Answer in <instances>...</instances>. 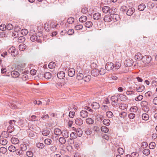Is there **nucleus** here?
I'll use <instances>...</instances> for the list:
<instances>
[{"label": "nucleus", "mask_w": 157, "mask_h": 157, "mask_svg": "<svg viewBox=\"0 0 157 157\" xmlns=\"http://www.w3.org/2000/svg\"><path fill=\"white\" fill-rule=\"evenodd\" d=\"M32 31H31L29 32V35L31 36L30 37L31 40L32 41H37V42L40 43L42 42L41 36L42 35L41 33L40 35H39L38 34L40 33H33Z\"/></svg>", "instance_id": "1"}, {"label": "nucleus", "mask_w": 157, "mask_h": 157, "mask_svg": "<svg viewBox=\"0 0 157 157\" xmlns=\"http://www.w3.org/2000/svg\"><path fill=\"white\" fill-rule=\"evenodd\" d=\"M16 121L14 120H10L9 121L10 125L7 128V131L8 132L11 133L14 130V125L15 124Z\"/></svg>", "instance_id": "2"}, {"label": "nucleus", "mask_w": 157, "mask_h": 157, "mask_svg": "<svg viewBox=\"0 0 157 157\" xmlns=\"http://www.w3.org/2000/svg\"><path fill=\"white\" fill-rule=\"evenodd\" d=\"M152 58L149 56L145 55L143 56L142 59V62L145 64L149 63L151 61Z\"/></svg>", "instance_id": "3"}, {"label": "nucleus", "mask_w": 157, "mask_h": 157, "mask_svg": "<svg viewBox=\"0 0 157 157\" xmlns=\"http://www.w3.org/2000/svg\"><path fill=\"white\" fill-rule=\"evenodd\" d=\"M8 51L13 56H15L18 54L15 48L13 46L9 48Z\"/></svg>", "instance_id": "4"}, {"label": "nucleus", "mask_w": 157, "mask_h": 157, "mask_svg": "<svg viewBox=\"0 0 157 157\" xmlns=\"http://www.w3.org/2000/svg\"><path fill=\"white\" fill-rule=\"evenodd\" d=\"M114 66L113 63L111 62H108L105 65V68L107 71H110L113 69Z\"/></svg>", "instance_id": "5"}, {"label": "nucleus", "mask_w": 157, "mask_h": 157, "mask_svg": "<svg viewBox=\"0 0 157 157\" xmlns=\"http://www.w3.org/2000/svg\"><path fill=\"white\" fill-rule=\"evenodd\" d=\"M113 19L114 20V16L113 17L109 15H106L104 18V20L105 22H110Z\"/></svg>", "instance_id": "6"}, {"label": "nucleus", "mask_w": 157, "mask_h": 157, "mask_svg": "<svg viewBox=\"0 0 157 157\" xmlns=\"http://www.w3.org/2000/svg\"><path fill=\"white\" fill-rule=\"evenodd\" d=\"M133 63V61L132 59H129L125 61L124 64L125 66L129 67L132 66Z\"/></svg>", "instance_id": "7"}, {"label": "nucleus", "mask_w": 157, "mask_h": 157, "mask_svg": "<svg viewBox=\"0 0 157 157\" xmlns=\"http://www.w3.org/2000/svg\"><path fill=\"white\" fill-rule=\"evenodd\" d=\"M88 113L86 110H82L80 113V116L82 118H85L87 117Z\"/></svg>", "instance_id": "8"}, {"label": "nucleus", "mask_w": 157, "mask_h": 157, "mask_svg": "<svg viewBox=\"0 0 157 157\" xmlns=\"http://www.w3.org/2000/svg\"><path fill=\"white\" fill-rule=\"evenodd\" d=\"M91 75L94 77L97 76L99 74V70L95 68L93 69L91 71Z\"/></svg>", "instance_id": "9"}, {"label": "nucleus", "mask_w": 157, "mask_h": 157, "mask_svg": "<svg viewBox=\"0 0 157 157\" xmlns=\"http://www.w3.org/2000/svg\"><path fill=\"white\" fill-rule=\"evenodd\" d=\"M140 105L141 106L143 107V108H144V109L146 108L145 111H148L149 110V109L147 108L148 103L147 101H141Z\"/></svg>", "instance_id": "10"}, {"label": "nucleus", "mask_w": 157, "mask_h": 157, "mask_svg": "<svg viewBox=\"0 0 157 157\" xmlns=\"http://www.w3.org/2000/svg\"><path fill=\"white\" fill-rule=\"evenodd\" d=\"M135 10L134 8H130L127 11L126 14L128 16H131L135 12Z\"/></svg>", "instance_id": "11"}, {"label": "nucleus", "mask_w": 157, "mask_h": 157, "mask_svg": "<svg viewBox=\"0 0 157 157\" xmlns=\"http://www.w3.org/2000/svg\"><path fill=\"white\" fill-rule=\"evenodd\" d=\"M135 59L136 60L139 61L140 60H142V59L143 58L141 54L140 53L138 52L136 54L135 56Z\"/></svg>", "instance_id": "12"}, {"label": "nucleus", "mask_w": 157, "mask_h": 157, "mask_svg": "<svg viewBox=\"0 0 157 157\" xmlns=\"http://www.w3.org/2000/svg\"><path fill=\"white\" fill-rule=\"evenodd\" d=\"M75 71L73 68H70L68 70V75L69 76L71 77L73 76L75 74Z\"/></svg>", "instance_id": "13"}, {"label": "nucleus", "mask_w": 157, "mask_h": 157, "mask_svg": "<svg viewBox=\"0 0 157 157\" xmlns=\"http://www.w3.org/2000/svg\"><path fill=\"white\" fill-rule=\"evenodd\" d=\"M102 11L105 13H107L109 12V13H112L111 10L109 9V7L108 6H105L102 8Z\"/></svg>", "instance_id": "14"}, {"label": "nucleus", "mask_w": 157, "mask_h": 157, "mask_svg": "<svg viewBox=\"0 0 157 157\" xmlns=\"http://www.w3.org/2000/svg\"><path fill=\"white\" fill-rule=\"evenodd\" d=\"M57 76L60 79H62L65 77V74L64 72L63 71H60L58 72L57 74Z\"/></svg>", "instance_id": "15"}, {"label": "nucleus", "mask_w": 157, "mask_h": 157, "mask_svg": "<svg viewBox=\"0 0 157 157\" xmlns=\"http://www.w3.org/2000/svg\"><path fill=\"white\" fill-rule=\"evenodd\" d=\"M11 75L13 78H16L18 77L20 74L17 71H13L11 72Z\"/></svg>", "instance_id": "16"}, {"label": "nucleus", "mask_w": 157, "mask_h": 157, "mask_svg": "<svg viewBox=\"0 0 157 157\" xmlns=\"http://www.w3.org/2000/svg\"><path fill=\"white\" fill-rule=\"evenodd\" d=\"M40 77H44L45 78L48 79L51 78V75L50 72H46L44 74L41 75Z\"/></svg>", "instance_id": "17"}, {"label": "nucleus", "mask_w": 157, "mask_h": 157, "mask_svg": "<svg viewBox=\"0 0 157 157\" xmlns=\"http://www.w3.org/2000/svg\"><path fill=\"white\" fill-rule=\"evenodd\" d=\"M73 130L75 131L77 133V135L79 136H81L82 135V131L80 128H76L73 127Z\"/></svg>", "instance_id": "18"}, {"label": "nucleus", "mask_w": 157, "mask_h": 157, "mask_svg": "<svg viewBox=\"0 0 157 157\" xmlns=\"http://www.w3.org/2000/svg\"><path fill=\"white\" fill-rule=\"evenodd\" d=\"M75 124L78 125H81L83 123V121L80 118H77L75 120Z\"/></svg>", "instance_id": "19"}, {"label": "nucleus", "mask_w": 157, "mask_h": 157, "mask_svg": "<svg viewBox=\"0 0 157 157\" xmlns=\"http://www.w3.org/2000/svg\"><path fill=\"white\" fill-rule=\"evenodd\" d=\"M91 106L93 109H98L100 108L99 104L97 102H93L91 104Z\"/></svg>", "instance_id": "20"}, {"label": "nucleus", "mask_w": 157, "mask_h": 157, "mask_svg": "<svg viewBox=\"0 0 157 157\" xmlns=\"http://www.w3.org/2000/svg\"><path fill=\"white\" fill-rule=\"evenodd\" d=\"M84 77V76L83 73L79 71L77 74V79L79 80H83Z\"/></svg>", "instance_id": "21"}, {"label": "nucleus", "mask_w": 157, "mask_h": 157, "mask_svg": "<svg viewBox=\"0 0 157 157\" xmlns=\"http://www.w3.org/2000/svg\"><path fill=\"white\" fill-rule=\"evenodd\" d=\"M101 14L100 13H97L94 14L93 16V18L95 20H98L101 17Z\"/></svg>", "instance_id": "22"}, {"label": "nucleus", "mask_w": 157, "mask_h": 157, "mask_svg": "<svg viewBox=\"0 0 157 157\" xmlns=\"http://www.w3.org/2000/svg\"><path fill=\"white\" fill-rule=\"evenodd\" d=\"M11 141L13 144H17L19 143V140L18 138L15 137H12L11 139Z\"/></svg>", "instance_id": "23"}, {"label": "nucleus", "mask_w": 157, "mask_h": 157, "mask_svg": "<svg viewBox=\"0 0 157 157\" xmlns=\"http://www.w3.org/2000/svg\"><path fill=\"white\" fill-rule=\"evenodd\" d=\"M145 86L143 85H141L139 87H136V89L137 92H140L143 91L145 89Z\"/></svg>", "instance_id": "24"}, {"label": "nucleus", "mask_w": 157, "mask_h": 157, "mask_svg": "<svg viewBox=\"0 0 157 157\" xmlns=\"http://www.w3.org/2000/svg\"><path fill=\"white\" fill-rule=\"evenodd\" d=\"M103 124L106 126H109L110 123V120L108 119H105L102 121Z\"/></svg>", "instance_id": "25"}, {"label": "nucleus", "mask_w": 157, "mask_h": 157, "mask_svg": "<svg viewBox=\"0 0 157 157\" xmlns=\"http://www.w3.org/2000/svg\"><path fill=\"white\" fill-rule=\"evenodd\" d=\"M117 106H119V108L121 109L124 110L127 107V105L126 104H118V105L116 104V105Z\"/></svg>", "instance_id": "26"}, {"label": "nucleus", "mask_w": 157, "mask_h": 157, "mask_svg": "<svg viewBox=\"0 0 157 157\" xmlns=\"http://www.w3.org/2000/svg\"><path fill=\"white\" fill-rule=\"evenodd\" d=\"M101 131L104 133H107L109 131V128L106 127L105 126H102L101 128Z\"/></svg>", "instance_id": "27"}, {"label": "nucleus", "mask_w": 157, "mask_h": 157, "mask_svg": "<svg viewBox=\"0 0 157 157\" xmlns=\"http://www.w3.org/2000/svg\"><path fill=\"white\" fill-rule=\"evenodd\" d=\"M26 48V46L25 44H21L19 46V49L21 51H24Z\"/></svg>", "instance_id": "28"}, {"label": "nucleus", "mask_w": 157, "mask_h": 157, "mask_svg": "<svg viewBox=\"0 0 157 157\" xmlns=\"http://www.w3.org/2000/svg\"><path fill=\"white\" fill-rule=\"evenodd\" d=\"M54 134L57 136H60L62 133L61 130L59 128H56L54 131Z\"/></svg>", "instance_id": "29"}, {"label": "nucleus", "mask_w": 157, "mask_h": 157, "mask_svg": "<svg viewBox=\"0 0 157 157\" xmlns=\"http://www.w3.org/2000/svg\"><path fill=\"white\" fill-rule=\"evenodd\" d=\"M87 19L86 16H82L79 18V21L80 22L83 23L85 22L86 21Z\"/></svg>", "instance_id": "30"}, {"label": "nucleus", "mask_w": 157, "mask_h": 157, "mask_svg": "<svg viewBox=\"0 0 157 157\" xmlns=\"http://www.w3.org/2000/svg\"><path fill=\"white\" fill-rule=\"evenodd\" d=\"M146 8V6L144 4H141L140 5L138 6V9L140 11L144 10Z\"/></svg>", "instance_id": "31"}, {"label": "nucleus", "mask_w": 157, "mask_h": 157, "mask_svg": "<svg viewBox=\"0 0 157 157\" xmlns=\"http://www.w3.org/2000/svg\"><path fill=\"white\" fill-rule=\"evenodd\" d=\"M106 116L108 118H111L113 116V113L110 111H108L106 113Z\"/></svg>", "instance_id": "32"}, {"label": "nucleus", "mask_w": 157, "mask_h": 157, "mask_svg": "<svg viewBox=\"0 0 157 157\" xmlns=\"http://www.w3.org/2000/svg\"><path fill=\"white\" fill-rule=\"evenodd\" d=\"M91 78V77L90 75H86L84 76L83 79L85 82H89Z\"/></svg>", "instance_id": "33"}, {"label": "nucleus", "mask_w": 157, "mask_h": 157, "mask_svg": "<svg viewBox=\"0 0 157 157\" xmlns=\"http://www.w3.org/2000/svg\"><path fill=\"white\" fill-rule=\"evenodd\" d=\"M50 131L47 129L43 130L42 131V134L44 136H47L50 134Z\"/></svg>", "instance_id": "34"}, {"label": "nucleus", "mask_w": 157, "mask_h": 157, "mask_svg": "<svg viewBox=\"0 0 157 157\" xmlns=\"http://www.w3.org/2000/svg\"><path fill=\"white\" fill-rule=\"evenodd\" d=\"M86 122L88 124H92L94 123V120L90 118H88L86 119Z\"/></svg>", "instance_id": "35"}, {"label": "nucleus", "mask_w": 157, "mask_h": 157, "mask_svg": "<svg viewBox=\"0 0 157 157\" xmlns=\"http://www.w3.org/2000/svg\"><path fill=\"white\" fill-rule=\"evenodd\" d=\"M142 117L143 120L147 121L149 119V116L147 113H144L142 115Z\"/></svg>", "instance_id": "36"}, {"label": "nucleus", "mask_w": 157, "mask_h": 157, "mask_svg": "<svg viewBox=\"0 0 157 157\" xmlns=\"http://www.w3.org/2000/svg\"><path fill=\"white\" fill-rule=\"evenodd\" d=\"M36 146L38 148L42 149L44 147V145L40 143H37L36 144Z\"/></svg>", "instance_id": "37"}, {"label": "nucleus", "mask_w": 157, "mask_h": 157, "mask_svg": "<svg viewBox=\"0 0 157 157\" xmlns=\"http://www.w3.org/2000/svg\"><path fill=\"white\" fill-rule=\"evenodd\" d=\"M44 143L48 145H50L52 143V140L51 139L47 138L45 140Z\"/></svg>", "instance_id": "38"}, {"label": "nucleus", "mask_w": 157, "mask_h": 157, "mask_svg": "<svg viewBox=\"0 0 157 157\" xmlns=\"http://www.w3.org/2000/svg\"><path fill=\"white\" fill-rule=\"evenodd\" d=\"M8 150L10 152H14L16 151V149L15 146L11 145L9 147Z\"/></svg>", "instance_id": "39"}, {"label": "nucleus", "mask_w": 157, "mask_h": 157, "mask_svg": "<svg viewBox=\"0 0 157 157\" xmlns=\"http://www.w3.org/2000/svg\"><path fill=\"white\" fill-rule=\"evenodd\" d=\"M92 25V23L90 21H87L85 23V26L86 28L91 27Z\"/></svg>", "instance_id": "40"}, {"label": "nucleus", "mask_w": 157, "mask_h": 157, "mask_svg": "<svg viewBox=\"0 0 157 157\" xmlns=\"http://www.w3.org/2000/svg\"><path fill=\"white\" fill-rule=\"evenodd\" d=\"M20 147L21 150L23 152L27 149V146L25 144H22L20 145Z\"/></svg>", "instance_id": "41"}, {"label": "nucleus", "mask_w": 157, "mask_h": 157, "mask_svg": "<svg viewBox=\"0 0 157 157\" xmlns=\"http://www.w3.org/2000/svg\"><path fill=\"white\" fill-rule=\"evenodd\" d=\"M56 66V64L54 62H50L48 65L49 68L50 69L54 68Z\"/></svg>", "instance_id": "42"}, {"label": "nucleus", "mask_w": 157, "mask_h": 157, "mask_svg": "<svg viewBox=\"0 0 157 157\" xmlns=\"http://www.w3.org/2000/svg\"><path fill=\"white\" fill-rule=\"evenodd\" d=\"M143 153L146 155H148L150 154V150L148 149H145L143 151Z\"/></svg>", "instance_id": "43"}, {"label": "nucleus", "mask_w": 157, "mask_h": 157, "mask_svg": "<svg viewBox=\"0 0 157 157\" xmlns=\"http://www.w3.org/2000/svg\"><path fill=\"white\" fill-rule=\"evenodd\" d=\"M29 33L28 30L26 29H22L21 30V33L23 35H26Z\"/></svg>", "instance_id": "44"}, {"label": "nucleus", "mask_w": 157, "mask_h": 157, "mask_svg": "<svg viewBox=\"0 0 157 157\" xmlns=\"http://www.w3.org/2000/svg\"><path fill=\"white\" fill-rule=\"evenodd\" d=\"M121 63L120 62L117 61L116 63L115 66H114V67H115V68L117 69H119L121 67Z\"/></svg>", "instance_id": "45"}, {"label": "nucleus", "mask_w": 157, "mask_h": 157, "mask_svg": "<svg viewBox=\"0 0 157 157\" xmlns=\"http://www.w3.org/2000/svg\"><path fill=\"white\" fill-rule=\"evenodd\" d=\"M13 27L12 24H9L6 25V29L8 30H11L13 29Z\"/></svg>", "instance_id": "46"}, {"label": "nucleus", "mask_w": 157, "mask_h": 157, "mask_svg": "<svg viewBox=\"0 0 157 157\" xmlns=\"http://www.w3.org/2000/svg\"><path fill=\"white\" fill-rule=\"evenodd\" d=\"M59 142L62 144H63L65 143L66 140L63 137H60L59 140Z\"/></svg>", "instance_id": "47"}, {"label": "nucleus", "mask_w": 157, "mask_h": 157, "mask_svg": "<svg viewBox=\"0 0 157 157\" xmlns=\"http://www.w3.org/2000/svg\"><path fill=\"white\" fill-rule=\"evenodd\" d=\"M111 100L113 102H117L118 101V98L117 96H113L111 97Z\"/></svg>", "instance_id": "48"}, {"label": "nucleus", "mask_w": 157, "mask_h": 157, "mask_svg": "<svg viewBox=\"0 0 157 157\" xmlns=\"http://www.w3.org/2000/svg\"><path fill=\"white\" fill-rule=\"evenodd\" d=\"M74 21V18L73 17H70L67 20V22L69 24H72L73 23Z\"/></svg>", "instance_id": "49"}, {"label": "nucleus", "mask_w": 157, "mask_h": 157, "mask_svg": "<svg viewBox=\"0 0 157 157\" xmlns=\"http://www.w3.org/2000/svg\"><path fill=\"white\" fill-rule=\"evenodd\" d=\"M15 151H16V154L20 156H22V155L24 154V152L19 149L16 150Z\"/></svg>", "instance_id": "50"}, {"label": "nucleus", "mask_w": 157, "mask_h": 157, "mask_svg": "<svg viewBox=\"0 0 157 157\" xmlns=\"http://www.w3.org/2000/svg\"><path fill=\"white\" fill-rule=\"evenodd\" d=\"M155 146V144L154 142H151L149 145V147L150 149H154Z\"/></svg>", "instance_id": "51"}, {"label": "nucleus", "mask_w": 157, "mask_h": 157, "mask_svg": "<svg viewBox=\"0 0 157 157\" xmlns=\"http://www.w3.org/2000/svg\"><path fill=\"white\" fill-rule=\"evenodd\" d=\"M25 40V38L23 36H20L18 39V41L20 43L24 42Z\"/></svg>", "instance_id": "52"}, {"label": "nucleus", "mask_w": 157, "mask_h": 157, "mask_svg": "<svg viewBox=\"0 0 157 157\" xmlns=\"http://www.w3.org/2000/svg\"><path fill=\"white\" fill-rule=\"evenodd\" d=\"M8 133V132L3 131L2 132V135L5 138H7L9 137L10 135Z\"/></svg>", "instance_id": "53"}, {"label": "nucleus", "mask_w": 157, "mask_h": 157, "mask_svg": "<svg viewBox=\"0 0 157 157\" xmlns=\"http://www.w3.org/2000/svg\"><path fill=\"white\" fill-rule=\"evenodd\" d=\"M36 135V133L34 132H30L29 133V136L30 137L33 138H35V136Z\"/></svg>", "instance_id": "54"}, {"label": "nucleus", "mask_w": 157, "mask_h": 157, "mask_svg": "<svg viewBox=\"0 0 157 157\" xmlns=\"http://www.w3.org/2000/svg\"><path fill=\"white\" fill-rule=\"evenodd\" d=\"M119 115L120 117L124 118L127 116V113L126 112H123L120 113Z\"/></svg>", "instance_id": "55"}, {"label": "nucleus", "mask_w": 157, "mask_h": 157, "mask_svg": "<svg viewBox=\"0 0 157 157\" xmlns=\"http://www.w3.org/2000/svg\"><path fill=\"white\" fill-rule=\"evenodd\" d=\"M62 136L65 138H67L69 136L68 132L67 131H63L62 132Z\"/></svg>", "instance_id": "56"}, {"label": "nucleus", "mask_w": 157, "mask_h": 157, "mask_svg": "<svg viewBox=\"0 0 157 157\" xmlns=\"http://www.w3.org/2000/svg\"><path fill=\"white\" fill-rule=\"evenodd\" d=\"M7 143V140L4 139H1L0 140V143L3 145H5Z\"/></svg>", "instance_id": "57"}, {"label": "nucleus", "mask_w": 157, "mask_h": 157, "mask_svg": "<svg viewBox=\"0 0 157 157\" xmlns=\"http://www.w3.org/2000/svg\"><path fill=\"white\" fill-rule=\"evenodd\" d=\"M26 155L29 157H33V154L31 151H28L26 153Z\"/></svg>", "instance_id": "58"}, {"label": "nucleus", "mask_w": 157, "mask_h": 157, "mask_svg": "<svg viewBox=\"0 0 157 157\" xmlns=\"http://www.w3.org/2000/svg\"><path fill=\"white\" fill-rule=\"evenodd\" d=\"M148 146L147 143L146 142H144L142 143L141 146L143 148H144L147 147Z\"/></svg>", "instance_id": "59"}, {"label": "nucleus", "mask_w": 157, "mask_h": 157, "mask_svg": "<svg viewBox=\"0 0 157 157\" xmlns=\"http://www.w3.org/2000/svg\"><path fill=\"white\" fill-rule=\"evenodd\" d=\"M106 70L103 68H101L99 70V74L101 75H104L106 73Z\"/></svg>", "instance_id": "60"}, {"label": "nucleus", "mask_w": 157, "mask_h": 157, "mask_svg": "<svg viewBox=\"0 0 157 157\" xmlns=\"http://www.w3.org/2000/svg\"><path fill=\"white\" fill-rule=\"evenodd\" d=\"M83 28V25H78L75 26V28L76 30H80Z\"/></svg>", "instance_id": "61"}, {"label": "nucleus", "mask_w": 157, "mask_h": 157, "mask_svg": "<svg viewBox=\"0 0 157 157\" xmlns=\"http://www.w3.org/2000/svg\"><path fill=\"white\" fill-rule=\"evenodd\" d=\"M72 139H75L77 138V135L76 133L74 132H71L70 135Z\"/></svg>", "instance_id": "62"}, {"label": "nucleus", "mask_w": 157, "mask_h": 157, "mask_svg": "<svg viewBox=\"0 0 157 157\" xmlns=\"http://www.w3.org/2000/svg\"><path fill=\"white\" fill-rule=\"evenodd\" d=\"M85 132L86 134L90 135L91 133L92 132L89 129L86 128L85 129Z\"/></svg>", "instance_id": "63"}, {"label": "nucleus", "mask_w": 157, "mask_h": 157, "mask_svg": "<svg viewBox=\"0 0 157 157\" xmlns=\"http://www.w3.org/2000/svg\"><path fill=\"white\" fill-rule=\"evenodd\" d=\"M117 151L118 153L121 155L123 154L124 152L123 149L121 147H119L117 149Z\"/></svg>", "instance_id": "64"}]
</instances>
